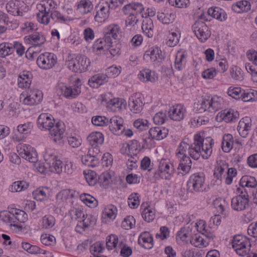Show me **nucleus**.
Returning <instances> with one entry per match:
<instances>
[{
	"label": "nucleus",
	"mask_w": 257,
	"mask_h": 257,
	"mask_svg": "<svg viewBox=\"0 0 257 257\" xmlns=\"http://www.w3.org/2000/svg\"><path fill=\"white\" fill-rule=\"evenodd\" d=\"M213 140L211 137L202 138L195 135L194 143L190 144L188 138H185L179 146L176 156L180 158V164L178 167V174L182 175L187 174L190 171L192 161L190 157L197 160L200 157L208 159L212 153Z\"/></svg>",
	"instance_id": "obj_1"
},
{
	"label": "nucleus",
	"mask_w": 257,
	"mask_h": 257,
	"mask_svg": "<svg viewBox=\"0 0 257 257\" xmlns=\"http://www.w3.org/2000/svg\"><path fill=\"white\" fill-rule=\"evenodd\" d=\"M223 100L221 97L214 96L212 97L202 99L200 103H197L195 107L198 113H202L205 111L213 113L222 108Z\"/></svg>",
	"instance_id": "obj_2"
},
{
	"label": "nucleus",
	"mask_w": 257,
	"mask_h": 257,
	"mask_svg": "<svg viewBox=\"0 0 257 257\" xmlns=\"http://www.w3.org/2000/svg\"><path fill=\"white\" fill-rule=\"evenodd\" d=\"M205 177L203 173L192 174L187 183V190L188 192L195 194L202 192L205 189L204 184Z\"/></svg>",
	"instance_id": "obj_3"
},
{
	"label": "nucleus",
	"mask_w": 257,
	"mask_h": 257,
	"mask_svg": "<svg viewBox=\"0 0 257 257\" xmlns=\"http://www.w3.org/2000/svg\"><path fill=\"white\" fill-rule=\"evenodd\" d=\"M81 80L77 78L74 82V88L65 85L59 86L58 88V93L66 98H75L81 92Z\"/></svg>",
	"instance_id": "obj_4"
},
{
	"label": "nucleus",
	"mask_w": 257,
	"mask_h": 257,
	"mask_svg": "<svg viewBox=\"0 0 257 257\" xmlns=\"http://www.w3.org/2000/svg\"><path fill=\"white\" fill-rule=\"evenodd\" d=\"M57 62V57L53 53L41 54L37 58V63L42 69L47 70L52 68Z\"/></svg>",
	"instance_id": "obj_5"
},
{
	"label": "nucleus",
	"mask_w": 257,
	"mask_h": 257,
	"mask_svg": "<svg viewBox=\"0 0 257 257\" xmlns=\"http://www.w3.org/2000/svg\"><path fill=\"white\" fill-rule=\"evenodd\" d=\"M18 152L21 157L29 162H37V155L36 151L30 145L21 144L17 147Z\"/></svg>",
	"instance_id": "obj_6"
},
{
	"label": "nucleus",
	"mask_w": 257,
	"mask_h": 257,
	"mask_svg": "<svg viewBox=\"0 0 257 257\" xmlns=\"http://www.w3.org/2000/svg\"><path fill=\"white\" fill-rule=\"evenodd\" d=\"M193 32L201 42H205L210 36V33L206 24L197 21L193 26Z\"/></svg>",
	"instance_id": "obj_7"
},
{
	"label": "nucleus",
	"mask_w": 257,
	"mask_h": 257,
	"mask_svg": "<svg viewBox=\"0 0 257 257\" xmlns=\"http://www.w3.org/2000/svg\"><path fill=\"white\" fill-rule=\"evenodd\" d=\"M6 9L8 13L13 16L23 15V12L27 10V7L23 1H11L6 5Z\"/></svg>",
	"instance_id": "obj_8"
},
{
	"label": "nucleus",
	"mask_w": 257,
	"mask_h": 257,
	"mask_svg": "<svg viewBox=\"0 0 257 257\" xmlns=\"http://www.w3.org/2000/svg\"><path fill=\"white\" fill-rule=\"evenodd\" d=\"M45 159L46 162V165L48 166L51 172L57 174H60L62 172V162L58 160L56 156L46 153Z\"/></svg>",
	"instance_id": "obj_9"
},
{
	"label": "nucleus",
	"mask_w": 257,
	"mask_h": 257,
	"mask_svg": "<svg viewBox=\"0 0 257 257\" xmlns=\"http://www.w3.org/2000/svg\"><path fill=\"white\" fill-rule=\"evenodd\" d=\"M173 171V164L167 162L166 160H161L159 163L158 172H155V175H158L160 178L168 180L171 178Z\"/></svg>",
	"instance_id": "obj_10"
},
{
	"label": "nucleus",
	"mask_w": 257,
	"mask_h": 257,
	"mask_svg": "<svg viewBox=\"0 0 257 257\" xmlns=\"http://www.w3.org/2000/svg\"><path fill=\"white\" fill-rule=\"evenodd\" d=\"M49 131L50 135L53 137L54 141L61 144L65 132L64 123L62 122H57L55 124H54Z\"/></svg>",
	"instance_id": "obj_11"
},
{
	"label": "nucleus",
	"mask_w": 257,
	"mask_h": 257,
	"mask_svg": "<svg viewBox=\"0 0 257 257\" xmlns=\"http://www.w3.org/2000/svg\"><path fill=\"white\" fill-rule=\"evenodd\" d=\"M143 99L141 94L138 93H135L130 97L128 105L131 111L134 113L141 112L144 105Z\"/></svg>",
	"instance_id": "obj_12"
},
{
	"label": "nucleus",
	"mask_w": 257,
	"mask_h": 257,
	"mask_svg": "<svg viewBox=\"0 0 257 257\" xmlns=\"http://www.w3.org/2000/svg\"><path fill=\"white\" fill-rule=\"evenodd\" d=\"M37 8L39 12L37 15V20L38 22L42 24L48 25L50 22L51 18L50 9L45 4H38L37 6Z\"/></svg>",
	"instance_id": "obj_13"
},
{
	"label": "nucleus",
	"mask_w": 257,
	"mask_h": 257,
	"mask_svg": "<svg viewBox=\"0 0 257 257\" xmlns=\"http://www.w3.org/2000/svg\"><path fill=\"white\" fill-rule=\"evenodd\" d=\"M238 117L237 111L233 109H225L217 114L216 119L218 121L224 120L226 122H230L235 120Z\"/></svg>",
	"instance_id": "obj_14"
},
{
	"label": "nucleus",
	"mask_w": 257,
	"mask_h": 257,
	"mask_svg": "<svg viewBox=\"0 0 257 257\" xmlns=\"http://www.w3.org/2000/svg\"><path fill=\"white\" fill-rule=\"evenodd\" d=\"M109 129L110 131L116 135L122 134L124 130L123 125V119L118 116H114L109 120Z\"/></svg>",
	"instance_id": "obj_15"
},
{
	"label": "nucleus",
	"mask_w": 257,
	"mask_h": 257,
	"mask_svg": "<svg viewBox=\"0 0 257 257\" xmlns=\"http://www.w3.org/2000/svg\"><path fill=\"white\" fill-rule=\"evenodd\" d=\"M54 122L53 117L48 113L41 114L37 119L38 126L41 129L49 130L53 125Z\"/></svg>",
	"instance_id": "obj_16"
},
{
	"label": "nucleus",
	"mask_w": 257,
	"mask_h": 257,
	"mask_svg": "<svg viewBox=\"0 0 257 257\" xmlns=\"http://www.w3.org/2000/svg\"><path fill=\"white\" fill-rule=\"evenodd\" d=\"M231 205L234 210L241 211L249 207V199L240 196H235L231 199Z\"/></svg>",
	"instance_id": "obj_17"
},
{
	"label": "nucleus",
	"mask_w": 257,
	"mask_h": 257,
	"mask_svg": "<svg viewBox=\"0 0 257 257\" xmlns=\"http://www.w3.org/2000/svg\"><path fill=\"white\" fill-rule=\"evenodd\" d=\"M139 79L144 82H155L158 80V74L154 71L149 69H145L140 72L138 74Z\"/></svg>",
	"instance_id": "obj_18"
},
{
	"label": "nucleus",
	"mask_w": 257,
	"mask_h": 257,
	"mask_svg": "<svg viewBox=\"0 0 257 257\" xmlns=\"http://www.w3.org/2000/svg\"><path fill=\"white\" fill-rule=\"evenodd\" d=\"M144 9V7L142 4L133 3L125 5L122 8V11L124 14H134L138 16L143 12Z\"/></svg>",
	"instance_id": "obj_19"
},
{
	"label": "nucleus",
	"mask_w": 257,
	"mask_h": 257,
	"mask_svg": "<svg viewBox=\"0 0 257 257\" xmlns=\"http://www.w3.org/2000/svg\"><path fill=\"white\" fill-rule=\"evenodd\" d=\"M138 243L146 249H151L153 247L152 234L148 231L142 232L139 236Z\"/></svg>",
	"instance_id": "obj_20"
},
{
	"label": "nucleus",
	"mask_w": 257,
	"mask_h": 257,
	"mask_svg": "<svg viewBox=\"0 0 257 257\" xmlns=\"http://www.w3.org/2000/svg\"><path fill=\"white\" fill-rule=\"evenodd\" d=\"M12 222L14 227H17L19 222L24 223L27 220V214L25 211L16 208L11 209Z\"/></svg>",
	"instance_id": "obj_21"
},
{
	"label": "nucleus",
	"mask_w": 257,
	"mask_h": 257,
	"mask_svg": "<svg viewBox=\"0 0 257 257\" xmlns=\"http://www.w3.org/2000/svg\"><path fill=\"white\" fill-rule=\"evenodd\" d=\"M168 130L160 126L151 128L149 132V136L152 139L161 140L165 138L168 134Z\"/></svg>",
	"instance_id": "obj_22"
},
{
	"label": "nucleus",
	"mask_w": 257,
	"mask_h": 257,
	"mask_svg": "<svg viewBox=\"0 0 257 257\" xmlns=\"http://www.w3.org/2000/svg\"><path fill=\"white\" fill-rule=\"evenodd\" d=\"M32 75L28 71L21 73L18 78V85L20 88H29L32 82Z\"/></svg>",
	"instance_id": "obj_23"
},
{
	"label": "nucleus",
	"mask_w": 257,
	"mask_h": 257,
	"mask_svg": "<svg viewBox=\"0 0 257 257\" xmlns=\"http://www.w3.org/2000/svg\"><path fill=\"white\" fill-rule=\"evenodd\" d=\"M185 109L181 105L174 106L170 108L169 111L171 119L175 121H180L184 117Z\"/></svg>",
	"instance_id": "obj_24"
},
{
	"label": "nucleus",
	"mask_w": 257,
	"mask_h": 257,
	"mask_svg": "<svg viewBox=\"0 0 257 257\" xmlns=\"http://www.w3.org/2000/svg\"><path fill=\"white\" fill-rule=\"evenodd\" d=\"M251 124L250 119L248 117L242 118L239 122L237 131L239 135L243 138L248 135V132L250 129Z\"/></svg>",
	"instance_id": "obj_25"
},
{
	"label": "nucleus",
	"mask_w": 257,
	"mask_h": 257,
	"mask_svg": "<svg viewBox=\"0 0 257 257\" xmlns=\"http://www.w3.org/2000/svg\"><path fill=\"white\" fill-rule=\"evenodd\" d=\"M232 247L239 255L244 256L249 251V248L246 245L247 244L250 245V244L246 240L239 241L238 240H235L234 241H232Z\"/></svg>",
	"instance_id": "obj_26"
},
{
	"label": "nucleus",
	"mask_w": 257,
	"mask_h": 257,
	"mask_svg": "<svg viewBox=\"0 0 257 257\" xmlns=\"http://www.w3.org/2000/svg\"><path fill=\"white\" fill-rule=\"evenodd\" d=\"M87 141L91 146H99L104 142V137L100 132H93L87 137Z\"/></svg>",
	"instance_id": "obj_27"
},
{
	"label": "nucleus",
	"mask_w": 257,
	"mask_h": 257,
	"mask_svg": "<svg viewBox=\"0 0 257 257\" xmlns=\"http://www.w3.org/2000/svg\"><path fill=\"white\" fill-rule=\"evenodd\" d=\"M144 57L147 59L150 58L151 61L155 62L162 59V52L157 47H152L146 52Z\"/></svg>",
	"instance_id": "obj_28"
},
{
	"label": "nucleus",
	"mask_w": 257,
	"mask_h": 257,
	"mask_svg": "<svg viewBox=\"0 0 257 257\" xmlns=\"http://www.w3.org/2000/svg\"><path fill=\"white\" fill-rule=\"evenodd\" d=\"M154 25L153 21L150 18H146L143 20L142 29L144 33L149 38H152L154 35Z\"/></svg>",
	"instance_id": "obj_29"
},
{
	"label": "nucleus",
	"mask_w": 257,
	"mask_h": 257,
	"mask_svg": "<svg viewBox=\"0 0 257 257\" xmlns=\"http://www.w3.org/2000/svg\"><path fill=\"white\" fill-rule=\"evenodd\" d=\"M208 14L212 18L220 21H225L227 19L225 12L218 7L209 8L208 10Z\"/></svg>",
	"instance_id": "obj_30"
},
{
	"label": "nucleus",
	"mask_w": 257,
	"mask_h": 257,
	"mask_svg": "<svg viewBox=\"0 0 257 257\" xmlns=\"http://www.w3.org/2000/svg\"><path fill=\"white\" fill-rule=\"evenodd\" d=\"M234 141L233 137L231 134H225L222 138V149L225 153H228L233 148Z\"/></svg>",
	"instance_id": "obj_31"
},
{
	"label": "nucleus",
	"mask_w": 257,
	"mask_h": 257,
	"mask_svg": "<svg viewBox=\"0 0 257 257\" xmlns=\"http://www.w3.org/2000/svg\"><path fill=\"white\" fill-rule=\"evenodd\" d=\"M239 185L240 186L250 189V188H255L256 186L257 182L254 177L244 176L241 178Z\"/></svg>",
	"instance_id": "obj_32"
},
{
	"label": "nucleus",
	"mask_w": 257,
	"mask_h": 257,
	"mask_svg": "<svg viewBox=\"0 0 257 257\" xmlns=\"http://www.w3.org/2000/svg\"><path fill=\"white\" fill-rule=\"evenodd\" d=\"M27 37L28 40L36 46L42 45L46 41L45 37L41 33L35 32L28 36Z\"/></svg>",
	"instance_id": "obj_33"
},
{
	"label": "nucleus",
	"mask_w": 257,
	"mask_h": 257,
	"mask_svg": "<svg viewBox=\"0 0 257 257\" xmlns=\"http://www.w3.org/2000/svg\"><path fill=\"white\" fill-rule=\"evenodd\" d=\"M96 222V219L94 216L90 214H86L85 217L82 220H81L80 223H78L77 227L82 228L85 230L89 227L95 224Z\"/></svg>",
	"instance_id": "obj_34"
},
{
	"label": "nucleus",
	"mask_w": 257,
	"mask_h": 257,
	"mask_svg": "<svg viewBox=\"0 0 257 257\" xmlns=\"http://www.w3.org/2000/svg\"><path fill=\"white\" fill-rule=\"evenodd\" d=\"M106 78V74H99L95 75L89 79L88 84L90 87L96 88L101 85L102 82L105 81Z\"/></svg>",
	"instance_id": "obj_35"
},
{
	"label": "nucleus",
	"mask_w": 257,
	"mask_h": 257,
	"mask_svg": "<svg viewBox=\"0 0 257 257\" xmlns=\"http://www.w3.org/2000/svg\"><path fill=\"white\" fill-rule=\"evenodd\" d=\"M120 27L115 24H112L108 26L104 31L105 37H108L109 38H112L113 39H116L118 37V35L119 34Z\"/></svg>",
	"instance_id": "obj_36"
},
{
	"label": "nucleus",
	"mask_w": 257,
	"mask_h": 257,
	"mask_svg": "<svg viewBox=\"0 0 257 257\" xmlns=\"http://www.w3.org/2000/svg\"><path fill=\"white\" fill-rule=\"evenodd\" d=\"M125 105L126 103L124 99L118 98H113L111 103L108 104V109H109L112 111H116L124 108Z\"/></svg>",
	"instance_id": "obj_37"
},
{
	"label": "nucleus",
	"mask_w": 257,
	"mask_h": 257,
	"mask_svg": "<svg viewBox=\"0 0 257 257\" xmlns=\"http://www.w3.org/2000/svg\"><path fill=\"white\" fill-rule=\"evenodd\" d=\"M241 99L244 102H251L257 100V91L253 89L243 90Z\"/></svg>",
	"instance_id": "obj_38"
},
{
	"label": "nucleus",
	"mask_w": 257,
	"mask_h": 257,
	"mask_svg": "<svg viewBox=\"0 0 257 257\" xmlns=\"http://www.w3.org/2000/svg\"><path fill=\"white\" fill-rule=\"evenodd\" d=\"M112 175L110 172H105L102 173L99 177V182L101 186L107 188L112 182Z\"/></svg>",
	"instance_id": "obj_39"
},
{
	"label": "nucleus",
	"mask_w": 257,
	"mask_h": 257,
	"mask_svg": "<svg viewBox=\"0 0 257 257\" xmlns=\"http://www.w3.org/2000/svg\"><path fill=\"white\" fill-rule=\"evenodd\" d=\"M82 163L85 166L88 167H95L98 162L97 157L91 156L90 154L83 156L81 158Z\"/></svg>",
	"instance_id": "obj_40"
},
{
	"label": "nucleus",
	"mask_w": 257,
	"mask_h": 257,
	"mask_svg": "<svg viewBox=\"0 0 257 257\" xmlns=\"http://www.w3.org/2000/svg\"><path fill=\"white\" fill-rule=\"evenodd\" d=\"M108 7L106 8L105 6L100 5V10L97 11L95 16V21L99 23L104 22L108 16Z\"/></svg>",
	"instance_id": "obj_41"
},
{
	"label": "nucleus",
	"mask_w": 257,
	"mask_h": 257,
	"mask_svg": "<svg viewBox=\"0 0 257 257\" xmlns=\"http://www.w3.org/2000/svg\"><path fill=\"white\" fill-rule=\"evenodd\" d=\"M93 5L89 0H81L78 5L77 9L83 14H87L93 9Z\"/></svg>",
	"instance_id": "obj_42"
},
{
	"label": "nucleus",
	"mask_w": 257,
	"mask_h": 257,
	"mask_svg": "<svg viewBox=\"0 0 257 257\" xmlns=\"http://www.w3.org/2000/svg\"><path fill=\"white\" fill-rule=\"evenodd\" d=\"M76 60L80 67V73L88 70L91 64L89 59L84 55H79L76 57Z\"/></svg>",
	"instance_id": "obj_43"
},
{
	"label": "nucleus",
	"mask_w": 257,
	"mask_h": 257,
	"mask_svg": "<svg viewBox=\"0 0 257 257\" xmlns=\"http://www.w3.org/2000/svg\"><path fill=\"white\" fill-rule=\"evenodd\" d=\"M175 17V15L172 13H158L157 15L158 19L164 24H169L173 23Z\"/></svg>",
	"instance_id": "obj_44"
},
{
	"label": "nucleus",
	"mask_w": 257,
	"mask_h": 257,
	"mask_svg": "<svg viewBox=\"0 0 257 257\" xmlns=\"http://www.w3.org/2000/svg\"><path fill=\"white\" fill-rule=\"evenodd\" d=\"M29 184L25 181H19L15 182L11 185L10 190L13 192H17L24 191L27 189Z\"/></svg>",
	"instance_id": "obj_45"
},
{
	"label": "nucleus",
	"mask_w": 257,
	"mask_h": 257,
	"mask_svg": "<svg viewBox=\"0 0 257 257\" xmlns=\"http://www.w3.org/2000/svg\"><path fill=\"white\" fill-rule=\"evenodd\" d=\"M117 214V208L112 205H108L103 212V217H107L110 219L113 220Z\"/></svg>",
	"instance_id": "obj_46"
},
{
	"label": "nucleus",
	"mask_w": 257,
	"mask_h": 257,
	"mask_svg": "<svg viewBox=\"0 0 257 257\" xmlns=\"http://www.w3.org/2000/svg\"><path fill=\"white\" fill-rule=\"evenodd\" d=\"M81 200L87 206L93 208L97 206L98 202L93 196L87 194H84L80 196Z\"/></svg>",
	"instance_id": "obj_47"
},
{
	"label": "nucleus",
	"mask_w": 257,
	"mask_h": 257,
	"mask_svg": "<svg viewBox=\"0 0 257 257\" xmlns=\"http://www.w3.org/2000/svg\"><path fill=\"white\" fill-rule=\"evenodd\" d=\"M41 221L43 228L49 229L53 227L55 225V219L52 215H46L42 218Z\"/></svg>",
	"instance_id": "obj_48"
},
{
	"label": "nucleus",
	"mask_w": 257,
	"mask_h": 257,
	"mask_svg": "<svg viewBox=\"0 0 257 257\" xmlns=\"http://www.w3.org/2000/svg\"><path fill=\"white\" fill-rule=\"evenodd\" d=\"M142 216L146 221L150 222L155 218L154 210L150 207H147L142 211Z\"/></svg>",
	"instance_id": "obj_49"
},
{
	"label": "nucleus",
	"mask_w": 257,
	"mask_h": 257,
	"mask_svg": "<svg viewBox=\"0 0 257 257\" xmlns=\"http://www.w3.org/2000/svg\"><path fill=\"white\" fill-rule=\"evenodd\" d=\"M12 44L4 43L0 44V56L5 57L13 53Z\"/></svg>",
	"instance_id": "obj_50"
},
{
	"label": "nucleus",
	"mask_w": 257,
	"mask_h": 257,
	"mask_svg": "<svg viewBox=\"0 0 257 257\" xmlns=\"http://www.w3.org/2000/svg\"><path fill=\"white\" fill-rule=\"evenodd\" d=\"M49 191L48 188H38L33 193L34 198L38 200H44L47 197V193Z\"/></svg>",
	"instance_id": "obj_51"
},
{
	"label": "nucleus",
	"mask_w": 257,
	"mask_h": 257,
	"mask_svg": "<svg viewBox=\"0 0 257 257\" xmlns=\"http://www.w3.org/2000/svg\"><path fill=\"white\" fill-rule=\"evenodd\" d=\"M20 102L27 105H34L37 104L33 98H32L28 93L23 92L20 96Z\"/></svg>",
	"instance_id": "obj_52"
},
{
	"label": "nucleus",
	"mask_w": 257,
	"mask_h": 257,
	"mask_svg": "<svg viewBox=\"0 0 257 257\" xmlns=\"http://www.w3.org/2000/svg\"><path fill=\"white\" fill-rule=\"evenodd\" d=\"M237 8H239L240 11L247 12L250 10L251 5L247 1H241L236 3L235 5L232 6V9L237 11Z\"/></svg>",
	"instance_id": "obj_53"
},
{
	"label": "nucleus",
	"mask_w": 257,
	"mask_h": 257,
	"mask_svg": "<svg viewBox=\"0 0 257 257\" xmlns=\"http://www.w3.org/2000/svg\"><path fill=\"white\" fill-rule=\"evenodd\" d=\"M92 123L96 126H104L108 124L109 120L104 116H94L91 119Z\"/></svg>",
	"instance_id": "obj_54"
},
{
	"label": "nucleus",
	"mask_w": 257,
	"mask_h": 257,
	"mask_svg": "<svg viewBox=\"0 0 257 257\" xmlns=\"http://www.w3.org/2000/svg\"><path fill=\"white\" fill-rule=\"evenodd\" d=\"M118 237L117 236L111 234L106 238V246L108 250H111L116 247L118 243Z\"/></svg>",
	"instance_id": "obj_55"
},
{
	"label": "nucleus",
	"mask_w": 257,
	"mask_h": 257,
	"mask_svg": "<svg viewBox=\"0 0 257 257\" xmlns=\"http://www.w3.org/2000/svg\"><path fill=\"white\" fill-rule=\"evenodd\" d=\"M139 195L138 193H132L128 198V204L132 208H137L140 204Z\"/></svg>",
	"instance_id": "obj_56"
},
{
	"label": "nucleus",
	"mask_w": 257,
	"mask_h": 257,
	"mask_svg": "<svg viewBox=\"0 0 257 257\" xmlns=\"http://www.w3.org/2000/svg\"><path fill=\"white\" fill-rule=\"evenodd\" d=\"M134 125L139 131H143L149 128V122L147 119L139 118L134 121Z\"/></svg>",
	"instance_id": "obj_57"
},
{
	"label": "nucleus",
	"mask_w": 257,
	"mask_h": 257,
	"mask_svg": "<svg viewBox=\"0 0 257 257\" xmlns=\"http://www.w3.org/2000/svg\"><path fill=\"white\" fill-rule=\"evenodd\" d=\"M27 92L32 98H33L37 104L42 100L43 93L41 91L38 89H30Z\"/></svg>",
	"instance_id": "obj_58"
},
{
	"label": "nucleus",
	"mask_w": 257,
	"mask_h": 257,
	"mask_svg": "<svg viewBox=\"0 0 257 257\" xmlns=\"http://www.w3.org/2000/svg\"><path fill=\"white\" fill-rule=\"evenodd\" d=\"M180 38V34L176 32H172L168 36V40L167 44L169 47H174L176 46L179 42Z\"/></svg>",
	"instance_id": "obj_59"
},
{
	"label": "nucleus",
	"mask_w": 257,
	"mask_h": 257,
	"mask_svg": "<svg viewBox=\"0 0 257 257\" xmlns=\"http://www.w3.org/2000/svg\"><path fill=\"white\" fill-rule=\"evenodd\" d=\"M243 90L240 87H235L231 88L230 87L227 91V94L229 96L236 99H241Z\"/></svg>",
	"instance_id": "obj_60"
},
{
	"label": "nucleus",
	"mask_w": 257,
	"mask_h": 257,
	"mask_svg": "<svg viewBox=\"0 0 257 257\" xmlns=\"http://www.w3.org/2000/svg\"><path fill=\"white\" fill-rule=\"evenodd\" d=\"M83 174L86 181L89 185H92L95 183L96 174L95 172L90 170L84 171Z\"/></svg>",
	"instance_id": "obj_61"
},
{
	"label": "nucleus",
	"mask_w": 257,
	"mask_h": 257,
	"mask_svg": "<svg viewBox=\"0 0 257 257\" xmlns=\"http://www.w3.org/2000/svg\"><path fill=\"white\" fill-rule=\"evenodd\" d=\"M41 242L45 245H52L55 243V237L52 235L45 234L41 235Z\"/></svg>",
	"instance_id": "obj_62"
},
{
	"label": "nucleus",
	"mask_w": 257,
	"mask_h": 257,
	"mask_svg": "<svg viewBox=\"0 0 257 257\" xmlns=\"http://www.w3.org/2000/svg\"><path fill=\"white\" fill-rule=\"evenodd\" d=\"M169 4L179 8H187L190 4L189 0H168Z\"/></svg>",
	"instance_id": "obj_63"
},
{
	"label": "nucleus",
	"mask_w": 257,
	"mask_h": 257,
	"mask_svg": "<svg viewBox=\"0 0 257 257\" xmlns=\"http://www.w3.org/2000/svg\"><path fill=\"white\" fill-rule=\"evenodd\" d=\"M118 247L120 249V253L122 256L129 257L132 254V248L126 244H123L122 242L119 243Z\"/></svg>",
	"instance_id": "obj_64"
}]
</instances>
